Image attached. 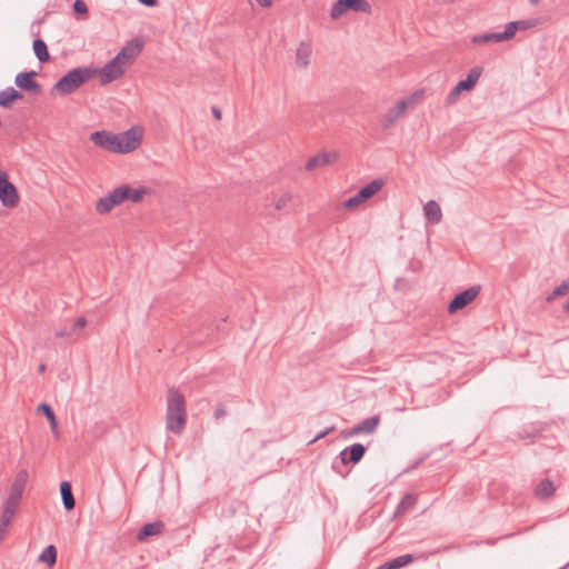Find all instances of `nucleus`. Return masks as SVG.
Wrapping results in <instances>:
<instances>
[{
	"instance_id": "1",
	"label": "nucleus",
	"mask_w": 569,
	"mask_h": 569,
	"mask_svg": "<svg viewBox=\"0 0 569 569\" xmlns=\"http://www.w3.org/2000/svg\"><path fill=\"white\" fill-rule=\"evenodd\" d=\"M141 133L136 128L124 132L94 131L90 140L99 148L113 153H128L136 150L141 143Z\"/></svg>"
},
{
	"instance_id": "2",
	"label": "nucleus",
	"mask_w": 569,
	"mask_h": 569,
	"mask_svg": "<svg viewBox=\"0 0 569 569\" xmlns=\"http://www.w3.org/2000/svg\"><path fill=\"white\" fill-rule=\"evenodd\" d=\"M187 425V406L184 396L176 388L167 392L166 429L174 435H181Z\"/></svg>"
},
{
	"instance_id": "3",
	"label": "nucleus",
	"mask_w": 569,
	"mask_h": 569,
	"mask_svg": "<svg viewBox=\"0 0 569 569\" xmlns=\"http://www.w3.org/2000/svg\"><path fill=\"white\" fill-rule=\"evenodd\" d=\"M96 74L97 70L92 68H74L59 79L52 90L62 96L70 94Z\"/></svg>"
},
{
	"instance_id": "4",
	"label": "nucleus",
	"mask_w": 569,
	"mask_h": 569,
	"mask_svg": "<svg viewBox=\"0 0 569 569\" xmlns=\"http://www.w3.org/2000/svg\"><path fill=\"white\" fill-rule=\"evenodd\" d=\"M385 182L382 179H375L367 186L362 187L355 196L350 197L343 202V207L347 209H356L368 199L372 198L377 192L381 190Z\"/></svg>"
},
{
	"instance_id": "5",
	"label": "nucleus",
	"mask_w": 569,
	"mask_h": 569,
	"mask_svg": "<svg viewBox=\"0 0 569 569\" xmlns=\"http://www.w3.org/2000/svg\"><path fill=\"white\" fill-rule=\"evenodd\" d=\"M347 11L370 13L371 6L367 0H337L330 11L332 19H339Z\"/></svg>"
},
{
	"instance_id": "6",
	"label": "nucleus",
	"mask_w": 569,
	"mask_h": 569,
	"mask_svg": "<svg viewBox=\"0 0 569 569\" xmlns=\"http://www.w3.org/2000/svg\"><path fill=\"white\" fill-rule=\"evenodd\" d=\"M419 98V93H413L408 98H405L396 103L395 107L388 110L383 119L381 120V126L385 129H389L392 127L397 120L402 118L406 113V110L412 106Z\"/></svg>"
},
{
	"instance_id": "7",
	"label": "nucleus",
	"mask_w": 569,
	"mask_h": 569,
	"mask_svg": "<svg viewBox=\"0 0 569 569\" xmlns=\"http://www.w3.org/2000/svg\"><path fill=\"white\" fill-rule=\"evenodd\" d=\"M127 68L119 57L116 56L101 69L96 70L97 74L100 76L101 83L107 84L122 77Z\"/></svg>"
},
{
	"instance_id": "8",
	"label": "nucleus",
	"mask_w": 569,
	"mask_h": 569,
	"mask_svg": "<svg viewBox=\"0 0 569 569\" xmlns=\"http://www.w3.org/2000/svg\"><path fill=\"white\" fill-rule=\"evenodd\" d=\"M124 190L118 188L113 189L107 196L100 198L96 202V211L99 214H107L117 206H120L124 201Z\"/></svg>"
},
{
	"instance_id": "9",
	"label": "nucleus",
	"mask_w": 569,
	"mask_h": 569,
	"mask_svg": "<svg viewBox=\"0 0 569 569\" xmlns=\"http://www.w3.org/2000/svg\"><path fill=\"white\" fill-rule=\"evenodd\" d=\"M480 292L479 286H472L465 291L455 296L451 302L448 306V312L450 315L456 313L458 310L465 308L469 303H471Z\"/></svg>"
},
{
	"instance_id": "10",
	"label": "nucleus",
	"mask_w": 569,
	"mask_h": 569,
	"mask_svg": "<svg viewBox=\"0 0 569 569\" xmlns=\"http://www.w3.org/2000/svg\"><path fill=\"white\" fill-rule=\"evenodd\" d=\"M19 194L17 188L11 183L4 174L0 179V201L7 208H14L19 203Z\"/></svg>"
},
{
	"instance_id": "11",
	"label": "nucleus",
	"mask_w": 569,
	"mask_h": 569,
	"mask_svg": "<svg viewBox=\"0 0 569 569\" xmlns=\"http://www.w3.org/2000/svg\"><path fill=\"white\" fill-rule=\"evenodd\" d=\"M37 72H20L16 76L14 83L20 89L38 94L41 92V86L34 80Z\"/></svg>"
},
{
	"instance_id": "12",
	"label": "nucleus",
	"mask_w": 569,
	"mask_h": 569,
	"mask_svg": "<svg viewBox=\"0 0 569 569\" xmlns=\"http://www.w3.org/2000/svg\"><path fill=\"white\" fill-rule=\"evenodd\" d=\"M366 453V447L362 443H353L347 448H345L340 453L339 458L341 463H358L361 461Z\"/></svg>"
},
{
	"instance_id": "13",
	"label": "nucleus",
	"mask_w": 569,
	"mask_h": 569,
	"mask_svg": "<svg viewBox=\"0 0 569 569\" xmlns=\"http://www.w3.org/2000/svg\"><path fill=\"white\" fill-rule=\"evenodd\" d=\"M142 50L138 40L129 41L116 56L127 66H131Z\"/></svg>"
},
{
	"instance_id": "14",
	"label": "nucleus",
	"mask_w": 569,
	"mask_h": 569,
	"mask_svg": "<svg viewBox=\"0 0 569 569\" xmlns=\"http://www.w3.org/2000/svg\"><path fill=\"white\" fill-rule=\"evenodd\" d=\"M380 423V417L379 416H372L369 418H366L360 423L353 426L349 432L348 436H358L362 433H373Z\"/></svg>"
},
{
	"instance_id": "15",
	"label": "nucleus",
	"mask_w": 569,
	"mask_h": 569,
	"mask_svg": "<svg viewBox=\"0 0 569 569\" xmlns=\"http://www.w3.org/2000/svg\"><path fill=\"white\" fill-rule=\"evenodd\" d=\"M483 72V68L480 67V66H475L472 67L468 74H467V78L465 80H461L459 81L456 87L460 90V91H470L475 88V86L477 84L478 80L480 79L481 74Z\"/></svg>"
},
{
	"instance_id": "16",
	"label": "nucleus",
	"mask_w": 569,
	"mask_h": 569,
	"mask_svg": "<svg viewBox=\"0 0 569 569\" xmlns=\"http://www.w3.org/2000/svg\"><path fill=\"white\" fill-rule=\"evenodd\" d=\"M336 159H337V154L336 153H331V152L318 153V154L311 157L307 161L306 170L312 171V170H316L318 168H323V167L330 164L331 162H333Z\"/></svg>"
},
{
	"instance_id": "17",
	"label": "nucleus",
	"mask_w": 569,
	"mask_h": 569,
	"mask_svg": "<svg viewBox=\"0 0 569 569\" xmlns=\"http://www.w3.org/2000/svg\"><path fill=\"white\" fill-rule=\"evenodd\" d=\"M312 48L308 42H300L296 51V64L298 68L306 69L311 59Z\"/></svg>"
},
{
	"instance_id": "18",
	"label": "nucleus",
	"mask_w": 569,
	"mask_h": 569,
	"mask_svg": "<svg viewBox=\"0 0 569 569\" xmlns=\"http://www.w3.org/2000/svg\"><path fill=\"white\" fill-rule=\"evenodd\" d=\"M29 479L27 469H21L17 472L14 480L10 487L9 495L22 497L26 485Z\"/></svg>"
},
{
	"instance_id": "19",
	"label": "nucleus",
	"mask_w": 569,
	"mask_h": 569,
	"mask_svg": "<svg viewBox=\"0 0 569 569\" xmlns=\"http://www.w3.org/2000/svg\"><path fill=\"white\" fill-rule=\"evenodd\" d=\"M423 214L426 219L432 224L439 223L442 219L441 208L435 200H429L423 206Z\"/></svg>"
},
{
	"instance_id": "20",
	"label": "nucleus",
	"mask_w": 569,
	"mask_h": 569,
	"mask_svg": "<svg viewBox=\"0 0 569 569\" xmlns=\"http://www.w3.org/2000/svg\"><path fill=\"white\" fill-rule=\"evenodd\" d=\"M163 529H164V523L162 521L149 522V523H146L139 530L137 538H138V540H143L150 536H158L163 531Z\"/></svg>"
},
{
	"instance_id": "21",
	"label": "nucleus",
	"mask_w": 569,
	"mask_h": 569,
	"mask_svg": "<svg viewBox=\"0 0 569 569\" xmlns=\"http://www.w3.org/2000/svg\"><path fill=\"white\" fill-rule=\"evenodd\" d=\"M120 191L124 190V201L131 200L132 202H139L142 200L143 196L149 192L146 187L132 188L129 184H122L119 187Z\"/></svg>"
},
{
	"instance_id": "22",
	"label": "nucleus",
	"mask_w": 569,
	"mask_h": 569,
	"mask_svg": "<svg viewBox=\"0 0 569 569\" xmlns=\"http://www.w3.org/2000/svg\"><path fill=\"white\" fill-rule=\"evenodd\" d=\"M22 93L17 91L13 87H8L0 91V106L3 108H11L14 100L22 99Z\"/></svg>"
},
{
	"instance_id": "23",
	"label": "nucleus",
	"mask_w": 569,
	"mask_h": 569,
	"mask_svg": "<svg viewBox=\"0 0 569 569\" xmlns=\"http://www.w3.org/2000/svg\"><path fill=\"white\" fill-rule=\"evenodd\" d=\"M556 490L553 482L549 479L540 481L535 488V496L539 499L550 498Z\"/></svg>"
},
{
	"instance_id": "24",
	"label": "nucleus",
	"mask_w": 569,
	"mask_h": 569,
	"mask_svg": "<svg viewBox=\"0 0 569 569\" xmlns=\"http://www.w3.org/2000/svg\"><path fill=\"white\" fill-rule=\"evenodd\" d=\"M60 493L62 498V503L66 510H72L74 508L76 501L72 495L71 485L68 481H62L60 485Z\"/></svg>"
},
{
	"instance_id": "25",
	"label": "nucleus",
	"mask_w": 569,
	"mask_h": 569,
	"mask_svg": "<svg viewBox=\"0 0 569 569\" xmlns=\"http://www.w3.org/2000/svg\"><path fill=\"white\" fill-rule=\"evenodd\" d=\"M417 499L416 495L406 493L397 507L396 516H401L412 509L417 503Z\"/></svg>"
},
{
	"instance_id": "26",
	"label": "nucleus",
	"mask_w": 569,
	"mask_h": 569,
	"mask_svg": "<svg viewBox=\"0 0 569 569\" xmlns=\"http://www.w3.org/2000/svg\"><path fill=\"white\" fill-rule=\"evenodd\" d=\"M38 409L41 410L44 413L47 420L50 423L51 431L56 436H58L59 435V432H58V421H57V418H56V415H54L52 408L49 405H47V403H41V405H39Z\"/></svg>"
},
{
	"instance_id": "27",
	"label": "nucleus",
	"mask_w": 569,
	"mask_h": 569,
	"mask_svg": "<svg viewBox=\"0 0 569 569\" xmlns=\"http://www.w3.org/2000/svg\"><path fill=\"white\" fill-rule=\"evenodd\" d=\"M38 560L52 567L57 561V549L53 545H49L39 555Z\"/></svg>"
},
{
	"instance_id": "28",
	"label": "nucleus",
	"mask_w": 569,
	"mask_h": 569,
	"mask_svg": "<svg viewBox=\"0 0 569 569\" xmlns=\"http://www.w3.org/2000/svg\"><path fill=\"white\" fill-rule=\"evenodd\" d=\"M33 51L40 62H46L49 60L48 48L43 40L36 39L33 41Z\"/></svg>"
},
{
	"instance_id": "29",
	"label": "nucleus",
	"mask_w": 569,
	"mask_h": 569,
	"mask_svg": "<svg viewBox=\"0 0 569 569\" xmlns=\"http://www.w3.org/2000/svg\"><path fill=\"white\" fill-rule=\"evenodd\" d=\"M293 194L289 191H286L274 201V208L277 210H288L290 209Z\"/></svg>"
},
{
	"instance_id": "30",
	"label": "nucleus",
	"mask_w": 569,
	"mask_h": 569,
	"mask_svg": "<svg viewBox=\"0 0 569 569\" xmlns=\"http://www.w3.org/2000/svg\"><path fill=\"white\" fill-rule=\"evenodd\" d=\"M473 43L502 42L499 32H488L472 38Z\"/></svg>"
},
{
	"instance_id": "31",
	"label": "nucleus",
	"mask_w": 569,
	"mask_h": 569,
	"mask_svg": "<svg viewBox=\"0 0 569 569\" xmlns=\"http://www.w3.org/2000/svg\"><path fill=\"white\" fill-rule=\"evenodd\" d=\"M21 499L22 497L9 495L6 501L3 502V508L17 513L21 503Z\"/></svg>"
},
{
	"instance_id": "32",
	"label": "nucleus",
	"mask_w": 569,
	"mask_h": 569,
	"mask_svg": "<svg viewBox=\"0 0 569 569\" xmlns=\"http://www.w3.org/2000/svg\"><path fill=\"white\" fill-rule=\"evenodd\" d=\"M21 499L22 497L9 495L6 501L3 502V508L17 513L21 503Z\"/></svg>"
},
{
	"instance_id": "33",
	"label": "nucleus",
	"mask_w": 569,
	"mask_h": 569,
	"mask_svg": "<svg viewBox=\"0 0 569 569\" xmlns=\"http://www.w3.org/2000/svg\"><path fill=\"white\" fill-rule=\"evenodd\" d=\"M539 23H540V19L539 18H532V19H525V20H517L516 21L517 30L518 31H526V30L532 29V28L537 27Z\"/></svg>"
},
{
	"instance_id": "34",
	"label": "nucleus",
	"mask_w": 569,
	"mask_h": 569,
	"mask_svg": "<svg viewBox=\"0 0 569 569\" xmlns=\"http://www.w3.org/2000/svg\"><path fill=\"white\" fill-rule=\"evenodd\" d=\"M517 24L516 21L508 22L505 27V30L502 32H499L500 39L503 41H508L512 39L517 32Z\"/></svg>"
},
{
	"instance_id": "35",
	"label": "nucleus",
	"mask_w": 569,
	"mask_h": 569,
	"mask_svg": "<svg viewBox=\"0 0 569 569\" xmlns=\"http://www.w3.org/2000/svg\"><path fill=\"white\" fill-rule=\"evenodd\" d=\"M413 560L412 556L407 553V555H401L395 559H392V563H393V568L395 569H400L409 563H411Z\"/></svg>"
},
{
	"instance_id": "36",
	"label": "nucleus",
	"mask_w": 569,
	"mask_h": 569,
	"mask_svg": "<svg viewBox=\"0 0 569 569\" xmlns=\"http://www.w3.org/2000/svg\"><path fill=\"white\" fill-rule=\"evenodd\" d=\"M462 91H460L456 86L450 90V92L447 94L446 97V104L447 106H452L455 104L459 98H460V94H461Z\"/></svg>"
},
{
	"instance_id": "37",
	"label": "nucleus",
	"mask_w": 569,
	"mask_h": 569,
	"mask_svg": "<svg viewBox=\"0 0 569 569\" xmlns=\"http://www.w3.org/2000/svg\"><path fill=\"white\" fill-rule=\"evenodd\" d=\"M14 516H16L14 512L7 510L2 507V515L0 517V523L9 527V525L12 522Z\"/></svg>"
},
{
	"instance_id": "38",
	"label": "nucleus",
	"mask_w": 569,
	"mask_h": 569,
	"mask_svg": "<svg viewBox=\"0 0 569 569\" xmlns=\"http://www.w3.org/2000/svg\"><path fill=\"white\" fill-rule=\"evenodd\" d=\"M569 291V284L567 282H562L561 284L557 286L553 291V297L565 296Z\"/></svg>"
},
{
	"instance_id": "39",
	"label": "nucleus",
	"mask_w": 569,
	"mask_h": 569,
	"mask_svg": "<svg viewBox=\"0 0 569 569\" xmlns=\"http://www.w3.org/2000/svg\"><path fill=\"white\" fill-rule=\"evenodd\" d=\"M73 10L77 13H87L88 8H87V4L84 3V1L76 0L74 3H73Z\"/></svg>"
},
{
	"instance_id": "40",
	"label": "nucleus",
	"mask_w": 569,
	"mask_h": 569,
	"mask_svg": "<svg viewBox=\"0 0 569 569\" xmlns=\"http://www.w3.org/2000/svg\"><path fill=\"white\" fill-rule=\"evenodd\" d=\"M335 430V427H329L326 430L318 433L310 442L313 443L322 438H325L328 433L332 432Z\"/></svg>"
},
{
	"instance_id": "41",
	"label": "nucleus",
	"mask_w": 569,
	"mask_h": 569,
	"mask_svg": "<svg viewBox=\"0 0 569 569\" xmlns=\"http://www.w3.org/2000/svg\"><path fill=\"white\" fill-rule=\"evenodd\" d=\"M86 325H87V320H86V318L80 317V318H78V319L74 321V323H73V328H72V331H76V330H78V329H82V328H84V327H86Z\"/></svg>"
},
{
	"instance_id": "42",
	"label": "nucleus",
	"mask_w": 569,
	"mask_h": 569,
	"mask_svg": "<svg viewBox=\"0 0 569 569\" xmlns=\"http://www.w3.org/2000/svg\"><path fill=\"white\" fill-rule=\"evenodd\" d=\"M377 569H395L392 561H387L382 565H380Z\"/></svg>"
},
{
	"instance_id": "43",
	"label": "nucleus",
	"mask_w": 569,
	"mask_h": 569,
	"mask_svg": "<svg viewBox=\"0 0 569 569\" xmlns=\"http://www.w3.org/2000/svg\"><path fill=\"white\" fill-rule=\"evenodd\" d=\"M139 2L147 7H153L157 4V0H139Z\"/></svg>"
},
{
	"instance_id": "44",
	"label": "nucleus",
	"mask_w": 569,
	"mask_h": 569,
	"mask_svg": "<svg viewBox=\"0 0 569 569\" xmlns=\"http://www.w3.org/2000/svg\"><path fill=\"white\" fill-rule=\"evenodd\" d=\"M259 6L261 7H270L271 6V0H254Z\"/></svg>"
},
{
	"instance_id": "45",
	"label": "nucleus",
	"mask_w": 569,
	"mask_h": 569,
	"mask_svg": "<svg viewBox=\"0 0 569 569\" xmlns=\"http://www.w3.org/2000/svg\"><path fill=\"white\" fill-rule=\"evenodd\" d=\"M212 113H213V117L217 119V120H220L221 119V111L220 109L213 107L212 108Z\"/></svg>"
},
{
	"instance_id": "46",
	"label": "nucleus",
	"mask_w": 569,
	"mask_h": 569,
	"mask_svg": "<svg viewBox=\"0 0 569 569\" xmlns=\"http://www.w3.org/2000/svg\"><path fill=\"white\" fill-rule=\"evenodd\" d=\"M56 336H57L58 338H63V337H67V336H68V332H67V331H64V330H60V331H57V332H56Z\"/></svg>"
},
{
	"instance_id": "47",
	"label": "nucleus",
	"mask_w": 569,
	"mask_h": 569,
	"mask_svg": "<svg viewBox=\"0 0 569 569\" xmlns=\"http://www.w3.org/2000/svg\"><path fill=\"white\" fill-rule=\"evenodd\" d=\"M47 367L44 363H41L39 367H38V371L39 373H43L46 371Z\"/></svg>"
},
{
	"instance_id": "48",
	"label": "nucleus",
	"mask_w": 569,
	"mask_h": 569,
	"mask_svg": "<svg viewBox=\"0 0 569 569\" xmlns=\"http://www.w3.org/2000/svg\"><path fill=\"white\" fill-rule=\"evenodd\" d=\"M222 415H223V411H222V410H217V411H216V417H217V418H219V417H220V416H222Z\"/></svg>"
},
{
	"instance_id": "49",
	"label": "nucleus",
	"mask_w": 569,
	"mask_h": 569,
	"mask_svg": "<svg viewBox=\"0 0 569 569\" xmlns=\"http://www.w3.org/2000/svg\"><path fill=\"white\" fill-rule=\"evenodd\" d=\"M540 0H529V2L533 6H537L539 3Z\"/></svg>"
},
{
	"instance_id": "50",
	"label": "nucleus",
	"mask_w": 569,
	"mask_h": 569,
	"mask_svg": "<svg viewBox=\"0 0 569 569\" xmlns=\"http://www.w3.org/2000/svg\"><path fill=\"white\" fill-rule=\"evenodd\" d=\"M565 310L569 311V302L565 306Z\"/></svg>"
}]
</instances>
